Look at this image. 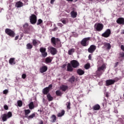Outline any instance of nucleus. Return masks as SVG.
Here are the masks:
<instances>
[{"label": "nucleus", "instance_id": "1", "mask_svg": "<svg viewBox=\"0 0 124 124\" xmlns=\"http://www.w3.org/2000/svg\"><path fill=\"white\" fill-rule=\"evenodd\" d=\"M50 41L53 47H57V48H59V47H60V46H59V45L61 44V40H60L59 38L52 37L51 38Z\"/></svg>", "mask_w": 124, "mask_h": 124}, {"label": "nucleus", "instance_id": "2", "mask_svg": "<svg viewBox=\"0 0 124 124\" xmlns=\"http://www.w3.org/2000/svg\"><path fill=\"white\" fill-rule=\"evenodd\" d=\"M106 69V65L105 64H103L101 66H100L97 68V70L96 71V74L97 75V76H101L102 74H103V73L104 71H105V70Z\"/></svg>", "mask_w": 124, "mask_h": 124}, {"label": "nucleus", "instance_id": "3", "mask_svg": "<svg viewBox=\"0 0 124 124\" xmlns=\"http://www.w3.org/2000/svg\"><path fill=\"white\" fill-rule=\"evenodd\" d=\"M5 32L6 34H7V35H8L9 36H10V37L13 38V37H15V35H16V33H15V31H14L13 30L9 29V28H6L5 30Z\"/></svg>", "mask_w": 124, "mask_h": 124}, {"label": "nucleus", "instance_id": "4", "mask_svg": "<svg viewBox=\"0 0 124 124\" xmlns=\"http://www.w3.org/2000/svg\"><path fill=\"white\" fill-rule=\"evenodd\" d=\"M12 117V112L11 111H9L7 114L4 113L1 116L2 120L3 122H6L7 121V119H9Z\"/></svg>", "mask_w": 124, "mask_h": 124}, {"label": "nucleus", "instance_id": "5", "mask_svg": "<svg viewBox=\"0 0 124 124\" xmlns=\"http://www.w3.org/2000/svg\"><path fill=\"white\" fill-rule=\"evenodd\" d=\"M119 78H114V79H108L106 81V86L108 87V86H111V85H114L116 82L119 81Z\"/></svg>", "mask_w": 124, "mask_h": 124}, {"label": "nucleus", "instance_id": "6", "mask_svg": "<svg viewBox=\"0 0 124 124\" xmlns=\"http://www.w3.org/2000/svg\"><path fill=\"white\" fill-rule=\"evenodd\" d=\"M89 40H91V37H87L83 38L80 42V44L83 47H86L89 45Z\"/></svg>", "mask_w": 124, "mask_h": 124}, {"label": "nucleus", "instance_id": "7", "mask_svg": "<svg viewBox=\"0 0 124 124\" xmlns=\"http://www.w3.org/2000/svg\"><path fill=\"white\" fill-rule=\"evenodd\" d=\"M104 26L101 23H95L94 25V28L96 31H101L103 30Z\"/></svg>", "mask_w": 124, "mask_h": 124}, {"label": "nucleus", "instance_id": "8", "mask_svg": "<svg viewBox=\"0 0 124 124\" xmlns=\"http://www.w3.org/2000/svg\"><path fill=\"white\" fill-rule=\"evenodd\" d=\"M30 23L32 25H34V24H36V22H37V17L35 15H31L30 16Z\"/></svg>", "mask_w": 124, "mask_h": 124}, {"label": "nucleus", "instance_id": "9", "mask_svg": "<svg viewBox=\"0 0 124 124\" xmlns=\"http://www.w3.org/2000/svg\"><path fill=\"white\" fill-rule=\"evenodd\" d=\"M53 88V85L50 84L48 87H46L42 90V93L43 94L46 95L49 93V92H50V90Z\"/></svg>", "mask_w": 124, "mask_h": 124}, {"label": "nucleus", "instance_id": "10", "mask_svg": "<svg viewBox=\"0 0 124 124\" xmlns=\"http://www.w3.org/2000/svg\"><path fill=\"white\" fill-rule=\"evenodd\" d=\"M39 50L42 54L43 58H46V57H47L48 53L46 52V48L42 47L40 48Z\"/></svg>", "mask_w": 124, "mask_h": 124}, {"label": "nucleus", "instance_id": "11", "mask_svg": "<svg viewBox=\"0 0 124 124\" xmlns=\"http://www.w3.org/2000/svg\"><path fill=\"white\" fill-rule=\"evenodd\" d=\"M48 50L49 51L50 54L53 56H55V55H56L57 53H58L57 49L52 46L48 47Z\"/></svg>", "mask_w": 124, "mask_h": 124}, {"label": "nucleus", "instance_id": "12", "mask_svg": "<svg viewBox=\"0 0 124 124\" xmlns=\"http://www.w3.org/2000/svg\"><path fill=\"white\" fill-rule=\"evenodd\" d=\"M111 35V30L110 29H107L104 33L102 34V36L103 37H105V38H107L110 36Z\"/></svg>", "mask_w": 124, "mask_h": 124}, {"label": "nucleus", "instance_id": "13", "mask_svg": "<svg viewBox=\"0 0 124 124\" xmlns=\"http://www.w3.org/2000/svg\"><path fill=\"white\" fill-rule=\"evenodd\" d=\"M71 64L74 68H76L77 67H78L79 65H80V63L78 61L76 60H72L71 61Z\"/></svg>", "mask_w": 124, "mask_h": 124}, {"label": "nucleus", "instance_id": "14", "mask_svg": "<svg viewBox=\"0 0 124 124\" xmlns=\"http://www.w3.org/2000/svg\"><path fill=\"white\" fill-rule=\"evenodd\" d=\"M95 50H96V46L93 45H92L90 46L88 49V51L89 53H91V54H93V52H94Z\"/></svg>", "mask_w": 124, "mask_h": 124}, {"label": "nucleus", "instance_id": "15", "mask_svg": "<svg viewBox=\"0 0 124 124\" xmlns=\"http://www.w3.org/2000/svg\"><path fill=\"white\" fill-rule=\"evenodd\" d=\"M116 23L118 25H124V17H119L116 20Z\"/></svg>", "mask_w": 124, "mask_h": 124}, {"label": "nucleus", "instance_id": "16", "mask_svg": "<svg viewBox=\"0 0 124 124\" xmlns=\"http://www.w3.org/2000/svg\"><path fill=\"white\" fill-rule=\"evenodd\" d=\"M47 70H48V67L46 65L43 66L40 68V72L41 73H44V72H46Z\"/></svg>", "mask_w": 124, "mask_h": 124}, {"label": "nucleus", "instance_id": "17", "mask_svg": "<svg viewBox=\"0 0 124 124\" xmlns=\"http://www.w3.org/2000/svg\"><path fill=\"white\" fill-rule=\"evenodd\" d=\"M72 65L71 63H68L67 66V70L69 72H72L73 71V68H72Z\"/></svg>", "mask_w": 124, "mask_h": 124}, {"label": "nucleus", "instance_id": "18", "mask_svg": "<svg viewBox=\"0 0 124 124\" xmlns=\"http://www.w3.org/2000/svg\"><path fill=\"white\" fill-rule=\"evenodd\" d=\"M23 6H24V3H23L21 1H19L16 3V7H17V8Z\"/></svg>", "mask_w": 124, "mask_h": 124}, {"label": "nucleus", "instance_id": "19", "mask_svg": "<svg viewBox=\"0 0 124 124\" xmlns=\"http://www.w3.org/2000/svg\"><path fill=\"white\" fill-rule=\"evenodd\" d=\"M103 45L106 48H107V50H110V49H111V44H110V43H104Z\"/></svg>", "mask_w": 124, "mask_h": 124}, {"label": "nucleus", "instance_id": "20", "mask_svg": "<svg viewBox=\"0 0 124 124\" xmlns=\"http://www.w3.org/2000/svg\"><path fill=\"white\" fill-rule=\"evenodd\" d=\"M50 119H51V123H56V121H57V116H56L55 114H53L50 117Z\"/></svg>", "mask_w": 124, "mask_h": 124}, {"label": "nucleus", "instance_id": "21", "mask_svg": "<svg viewBox=\"0 0 124 124\" xmlns=\"http://www.w3.org/2000/svg\"><path fill=\"white\" fill-rule=\"evenodd\" d=\"M52 60H53V58L51 57H46L45 59L46 63H50V62H52Z\"/></svg>", "mask_w": 124, "mask_h": 124}, {"label": "nucleus", "instance_id": "22", "mask_svg": "<svg viewBox=\"0 0 124 124\" xmlns=\"http://www.w3.org/2000/svg\"><path fill=\"white\" fill-rule=\"evenodd\" d=\"M61 90H62V92H65L67 89H68V86L64 85H62L60 87Z\"/></svg>", "mask_w": 124, "mask_h": 124}, {"label": "nucleus", "instance_id": "23", "mask_svg": "<svg viewBox=\"0 0 124 124\" xmlns=\"http://www.w3.org/2000/svg\"><path fill=\"white\" fill-rule=\"evenodd\" d=\"M77 73L78 75H84L85 74V71L81 69H78L77 71Z\"/></svg>", "mask_w": 124, "mask_h": 124}, {"label": "nucleus", "instance_id": "24", "mask_svg": "<svg viewBox=\"0 0 124 124\" xmlns=\"http://www.w3.org/2000/svg\"><path fill=\"white\" fill-rule=\"evenodd\" d=\"M70 15L72 18H76V17H77L78 13L77 12L73 11L71 12Z\"/></svg>", "mask_w": 124, "mask_h": 124}, {"label": "nucleus", "instance_id": "25", "mask_svg": "<svg viewBox=\"0 0 124 124\" xmlns=\"http://www.w3.org/2000/svg\"><path fill=\"white\" fill-rule=\"evenodd\" d=\"M93 109L95 111H97L100 109V106L98 104L95 105L94 106H93Z\"/></svg>", "mask_w": 124, "mask_h": 124}, {"label": "nucleus", "instance_id": "26", "mask_svg": "<svg viewBox=\"0 0 124 124\" xmlns=\"http://www.w3.org/2000/svg\"><path fill=\"white\" fill-rule=\"evenodd\" d=\"M31 28H32L31 26H30V27H29L28 28L24 30V33L29 34V33H30V31H31Z\"/></svg>", "mask_w": 124, "mask_h": 124}, {"label": "nucleus", "instance_id": "27", "mask_svg": "<svg viewBox=\"0 0 124 124\" xmlns=\"http://www.w3.org/2000/svg\"><path fill=\"white\" fill-rule=\"evenodd\" d=\"M64 114H65V111L62 109L61 112L58 113V114H57V116L58 117H62V116H64Z\"/></svg>", "mask_w": 124, "mask_h": 124}, {"label": "nucleus", "instance_id": "28", "mask_svg": "<svg viewBox=\"0 0 124 124\" xmlns=\"http://www.w3.org/2000/svg\"><path fill=\"white\" fill-rule=\"evenodd\" d=\"M68 82L71 83V84H73L74 82H75V77L73 76L68 79Z\"/></svg>", "mask_w": 124, "mask_h": 124}, {"label": "nucleus", "instance_id": "29", "mask_svg": "<svg viewBox=\"0 0 124 124\" xmlns=\"http://www.w3.org/2000/svg\"><path fill=\"white\" fill-rule=\"evenodd\" d=\"M46 97L48 101H52L54 99V98L51 96L50 93H48L46 95Z\"/></svg>", "mask_w": 124, "mask_h": 124}, {"label": "nucleus", "instance_id": "30", "mask_svg": "<svg viewBox=\"0 0 124 124\" xmlns=\"http://www.w3.org/2000/svg\"><path fill=\"white\" fill-rule=\"evenodd\" d=\"M9 62L10 63V64L13 65V64H15L16 62H15V58H10L9 61Z\"/></svg>", "mask_w": 124, "mask_h": 124}, {"label": "nucleus", "instance_id": "31", "mask_svg": "<svg viewBox=\"0 0 124 124\" xmlns=\"http://www.w3.org/2000/svg\"><path fill=\"white\" fill-rule=\"evenodd\" d=\"M75 52V49L74 48H71L68 50V54L69 56H71L73 53Z\"/></svg>", "mask_w": 124, "mask_h": 124}, {"label": "nucleus", "instance_id": "32", "mask_svg": "<svg viewBox=\"0 0 124 124\" xmlns=\"http://www.w3.org/2000/svg\"><path fill=\"white\" fill-rule=\"evenodd\" d=\"M29 109H30V110H32V109H34V105L33 104V102H31L29 104Z\"/></svg>", "mask_w": 124, "mask_h": 124}, {"label": "nucleus", "instance_id": "33", "mask_svg": "<svg viewBox=\"0 0 124 124\" xmlns=\"http://www.w3.org/2000/svg\"><path fill=\"white\" fill-rule=\"evenodd\" d=\"M34 117H35V114L33 113L29 116H26V118L28 119V120H31V119H33Z\"/></svg>", "mask_w": 124, "mask_h": 124}, {"label": "nucleus", "instance_id": "34", "mask_svg": "<svg viewBox=\"0 0 124 124\" xmlns=\"http://www.w3.org/2000/svg\"><path fill=\"white\" fill-rule=\"evenodd\" d=\"M27 49L30 50L31 49H32L33 46L31 43H28L26 45Z\"/></svg>", "mask_w": 124, "mask_h": 124}, {"label": "nucleus", "instance_id": "35", "mask_svg": "<svg viewBox=\"0 0 124 124\" xmlns=\"http://www.w3.org/2000/svg\"><path fill=\"white\" fill-rule=\"evenodd\" d=\"M56 94L57 96H62V93L61 91L57 90L56 91Z\"/></svg>", "mask_w": 124, "mask_h": 124}, {"label": "nucleus", "instance_id": "36", "mask_svg": "<svg viewBox=\"0 0 124 124\" xmlns=\"http://www.w3.org/2000/svg\"><path fill=\"white\" fill-rule=\"evenodd\" d=\"M24 112H25V117L27 118V117H28V115H29V114H30V113H31V110L25 109Z\"/></svg>", "mask_w": 124, "mask_h": 124}, {"label": "nucleus", "instance_id": "37", "mask_svg": "<svg viewBox=\"0 0 124 124\" xmlns=\"http://www.w3.org/2000/svg\"><path fill=\"white\" fill-rule=\"evenodd\" d=\"M66 105L67 106V110H70V109H71V108L70 107V106L71 105V103H70V102H67L66 103Z\"/></svg>", "mask_w": 124, "mask_h": 124}, {"label": "nucleus", "instance_id": "38", "mask_svg": "<svg viewBox=\"0 0 124 124\" xmlns=\"http://www.w3.org/2000/svg\"><path fill=\"white\" fill-rule=\"evenodd\" d=\"M17 106L18 107H22L23 106V102L21 100L17 101Z\"/></svg>", "mask_w": 124, "mask_h": 124}, {"label": "nucleus", "instance_id": "39", "mask_svg": "<svg viewBox=\"0 0 124 124\" xmlns=\"http://www.w3.org/2000/svg\"><path fill=\"white\" fill-rule=\"evenodd\" d=\"M32 44L33 46H36V45H38V42L36 39H33L32 40Z\"/></svg>", "mask_w": 124, "mask_h": 124}, {"label": "nucleus", "instance_id": "40", "mask_svg": "<svg viewBox=\"0 0 124 124\" xmlns=\"http://www.w3.org/2000/svg\"><path fill=\"white\" fill-rule=\"evenodd\" d=\"M23 29H24V30L28 28L29 27H30V26H29V24H28V23H25L24 24V25H23Z\"/></svg>", "mask_w": 124, "mask_h": 124}, {"label": "nucleus", "instance_id": "41", "mask_svg": "<svg viewBox=\"0 0 124 124\" xmlns=\"http://www.w3.org/2000/svg\"><path fill=\"white\" fill-rule=\"evenodd\" d=\"M43 23V21L41 19H39L37 22V25L39 26V25H41Z\"/></svg>", "mask_w": 124, "mask_h": 124}, {"label": "nucleus", "instance_id": "42", "mask_svg": "<svg viewBox=\"0 0 124 124\" xmlns=\"http://www.w3.org/2000/svg\"><path fill=\"white\" fill-rule=\"evenodd\" d=\"M90 67H91V64L90 63H87L84 67L85 69H89Z\"/></svg>", "mask_w": 124, "mask_h": 124}, {"label": "nucleus", "instance_id": "43", "mask_svg": "<svg viewBox=\"0 0 124 124\" xmlns=\"http://www.w3.org/2000/svg\"><path fill=\"white\" fill-rule=\"evenodd\" d=\"M3 94H7L8 93V90L6 89L3 91Z\"/></svg>", "mask_w": 124, "mask_h": 124}, {"label": "nucleus", "instance_id": "44", "mask_svg": "<svg viewBox=\"0 0 124 124\" xmlns=\"http://www.w3.org/2000/svg\"><path fill=\"white\" fill-rule=\"evenodd\" d=\"M120 56L121 58H124V52H120Z\"/></svg>", "mask_w": 124, "mask_h": 124}, {"label": "nucleus", "instance_id": "45", "mask_svg": "<svg viewBox=\"0 0 124 124\" xmlns=\"http://www.w3.org/2000/svg\"><path fill=\"white\" fill-rule=\"evenodd\" d=\"M61 21L62 23V24H64V25H65L66 24V21L65 19H61Z\"/></svg>", "mask_w": 124, "mask_h": 124}, {"label": "nucleus", "instance_id": "46", "mask_svg": "<svg viewBox=\"0 0 124 124\" xmlns=\"http://www.w3.org/2000/svg\"><path fill=\"white\" fill-rule=\"evenodd\" d=\"M26 77H27V75H26L25 74H22V79H26Z\"/></svg>", "mask_w": 124, "mask_h": 124}, {"label": "nucleus", "instance_id": "47", "mask_svg": "<svg viewBox=\"0 0 124 124\" xmlns=\"http://www.w3.org/2000/svg\"><path fill=\"white\" fill-rule=\"evenodd\" d=\"M4 109H5V110H8V106L7 105H4Z\"/></svg>", "mask_w": 124, "mask_h": 124}, {"label": "nucleus", "instance_id": "48", "mask_svg": "<svg viewBox=\"0 0 124 124\" xmlns=\"http://www.w3.org/2000/svg\"><path fill=\"white\" fill-rule=\"evenodd\" d=\"M57 25L58 26V27H61V28H62V27H63V25L61 23H58L57 24Z\"/></svg>", "mask_w": 124, "mask_h": 124}, {"label": "nucleus", "instance_id": "49", "mask_svg": "<svg viewBox=\"0 0 124 124\" xmlns=\"http://www.w3.org/2000/svg\"><path fill=\"white\" fill-rule=\"evenodd\" d=\"M52 31H58V27H55L52 30Z\"/></svg>", "mask_w": 124, "mask_h": 124}, {"label": "nucleus", "instance_id": "50", "mask_svg": "<svg viewBox=\"0 0 124 124\" xmlns=\"http://www.w3.org/2000/svg\"><path fill=\"white\" fill-rule=\"evenodd\" d=\"M121 50H122V51H124V45H121Z\"/></svg>", "mask_w": 124, "mask_h": 124}, {"label": "nucleus", "instance_id": "51", "mask_svg": "<svg viewBox=\"0 0 124 124\" xmlns=\"http://www.w3.org/2000/svg\"><path fill=\"white\" fill-rule=\"evenodd\" d=\"M88 59L89 60H90V61H92V55L90 54L88 56Z\"/></svg>", "mask_w": 124, "mask_h": 124}, {"label": "nucleus", "instance_id": "52", "mask_svg": "<svg viewBox=\"0 0 124 124\" xmlns=\"http://www.w3.org/2000/svg\"><path fill=\"white\" fill-rule=\"evenodd\" d=\"M19 39V35L16 36L15 38V40H18Z\"/></svg>", "mask_w": 124, "mask_h": 124}, {"label": "nucleus", "instance_id": "53", "mask_svg": "<svg viewBox=\"0 0 124 124\" xmlns=\"http://www.w3.org/2000/svg\"><path fill=\"white\" fill-rule=\"evenodd\" d=\"M118 64H119V62H116L115 64L114 67H117Z\"/></svg>", "mask_w": 124, "mask_h": 124}, {"label": "nucleus", "instance_id": "54", "mask_svg": "<svg viewBox=\"0 0 124 124\" xmlns=\"http://www.w3.org/2000/svg\"><path fill=\"white\" fill-rule=\"evenodd\" d=\"M56 0H51V1H50V3L51 4H53V3H54V2H55V1Z\"/></svg>", "mask_w": 124, "mask_h": 124}, {"label": "nucleus", "instance_id": "55", "mask_svg": "<svg viewBox=\"0 0 124 124\" xmlns=\"http://www.w3.org/2000/svg\"><path fill=\"white\" fill-rule=\"evenodd\" d=\"M39 124H43V121L42 120H41L40 122H39Z\"/></svg>", "mask_w": 124, "mask_h": 124}, {"label": "nucleus", "instance_id": "56", "mask_svg": "<svg viewBox=\"0 0 124 124\" xmlns=\"http://www.w3.org/2000/svg\"><path fill=\"white\" fill-rule=\"evenodd\" d=\"M121 34H124V30L123 31L121 32Z\"/></svg>", "mask_w": 124, "mask_h": 124}, {"label": "nucleus", "instance_id": "57", "mask_svg": "<svg viewBox=\"0 0 124 124\" xmlns=\"http://www.w3.org/2000/svg\"><path fill=\"white\" fill-rule=\"evenodd\" d=\"M67 1H73V0H66Z\"/></svg>", "mask_w": 124, "mask_h": 124}, {"label": "nucleus", "instance_id": "58", "mask_svg": "<svg viewBox=\"0 0 124 124\" xmlns=\"http://www.w3.org/2000/svg\"><path fill=\"white\" fill-rule=\"evenodd\" d=\"M105 105V103H102V106L103 107H104Z\"/></svg>", "mask_w": 124, "mask_h": 124}, {"label": "nucleus", "instance_id": "59", "mask_svg": "<svg viewBox=\"0 0 124 124\" xmlns=\"http://www.w3.org/2000/svg\"><path fill=\"white\" fill-rule=\"evenodd\" d=\"M21 37H23V36H21Z\"/></svg>", "mask_w": 124, "mask_h": 124}, {"label": "nucleus", "instance_id": "60", "mask_svg": "<svg viewBox=\"0 0 124 124\" xmlns=\"http://www.w3.org/2000/svg\"><path fill=\"white\" fill-rule=\"evenodd\" d=\"M76 1H77L78 0H76Z\"/></svg>", "mask_w": 124, "mask_h": 124}]
</instances>
